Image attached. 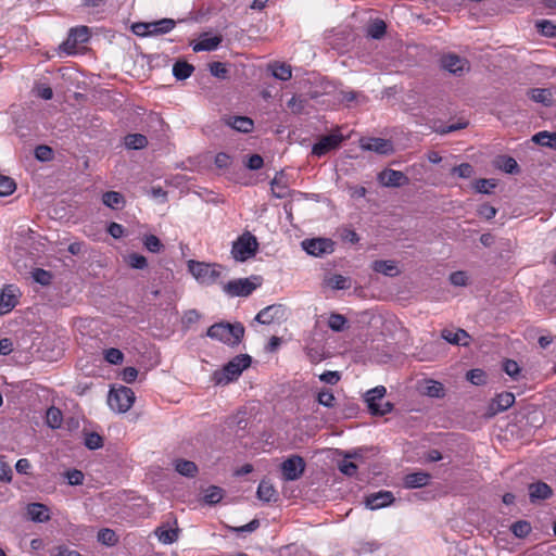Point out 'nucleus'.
I'll use <instances>...</instances> for the list:
<instances>
[{"mask_svg":"<svg viewBox=\"0 0 556 556\" xmlns=\"http://www.w3.org/2000/svg\"><path fill=\"white\" fill-rule=\"evenodd\" d=\"M193 65L186 61H177L173 66V75L178 80L187 79L193 73Z\"/></svg>","mask_w":556,"mask_h":556,"instance_id":"nucleus-29","label":"nucleus"},{"mask_svg":"<svg viewBox=\"0 0 556 556\" xmlns=\"http://www.w3.org/2000/svg\"><path fill=\"white\" fill-rule=\"evenodd\" d=\"M430 475L424 471L408 473L404 478V485L407 489L422 488L428 484Z\"/></svg>","mask_w":556,"mask_h":556,"instance_id":"nucleus-24","label":"nucleus"},{"mask_svg":"<svg viewBox=\"0 0 556 556\" xmlns=\"http://www.w3.org/2000/svg\"><path fill=\"white\" fill-rule=\"evenodd\" d=\"M302 248L306 251L307 254L320 257L326 254H330L333 252L334 243L331 239L327 238H314V239H305L302 241Z\"/></svg>","mask_w":556,"mask_h":556,"instance_id":"nucleus-9","label":"nucleus"},{"mask_svg":"<svg viewBox=\"0 0 556 556\" xmlns=\"http://www.w3.org/2000/svg\"><path fill=\"white\" fill-rule=\"evenodd\" d=\"M503 369L511 378H515L520 371L519 365L517 364V362L513 359L505 361Z\"/></svg>","mask_w":556,"mask_h":556,"instance_id":"nucleus-62","label":"nucleus"},{"mask_svg":"<svg viewBox=\"0 0 556 556\" xmlns=\"http://www.w3.org/2000/svg\"><path fill=\"white\" fill-rule=\"evenodd\" d=\"M135 399V393L130 388L121 386L119 388L111 389L108 404L111 409L117 413H126L134 405Z\"/></svg>","mask_w":556,"mask_h":556,"instance_id":"nucleus-6","label":"nucleus"},{"mask_svg":"<svg viewBox=\"0 0 556 556\" xmlns=\"http://www.w3.org/2000/svg\"><path fill=\"white\" fill-rule=\"evenodd\" d=\"M16 185L10 177L0 175V197H7L14 192Z\"/></svg>","mask_w":556,"mask_h":556,"instance_id":"nucleus-44","label":"nucleus"},{"mask_svg":"<svg viewBox=\"0 0 556 556\" xmlns=\"http://www.w3.org/2000/svg\"><path fill=\"white\" fill-rule=\"evenodd\" d=\"M441 337L451 344L468 346L470 336L464 329L445 328L441 331Z\"/></svg>","mask_w":556,"mask_h":556,"instance_id":"nucleus-20","label":"nucleus"},{"mask_svg":"<svg viewBox=\"0 0 556 556\" xmlns=\"http://www.w3.org/2000/svg\"><path fill=\"white\" fill-rule=\"evenodd\" d=\"M258 249L256 238L250 232H244L233 243L231 248V255L238 262H244L253 257Z\"/></svg>","mask_w":556,"mask_h":556,"instance_id":"nucleus-5","label":"nucleus"},{"mask_svg":"<svg viewBox=\"0 0 556 556\" xmlns=\"http://www.w3.org/2000/svg\"><path fill=\"white\" fill-rule=\"evenodd\" d=\"M20 289L14 285H7L0 293V316L10 313L18 303Z\"/></svg>","mask_w":556,"mask_h":556,"instance_id":"nucleus-12","label":"nucleus"},{"mask_svg":"<svg viewBox=\"0 0 556 556\" xmlns=\"http://www.w3.org/2000/svg\"><path fill=\"white\" fill-rule=\"evenodd\" d=\"M84 443L89 450H98V448L102 447L103 440L100 434H98L96 432H90L85 435Z\"/></svg>","mask_w":556,"mask_h":556,"instance_id":"nucleus-47","label":"nucleus"},{"mask_svg":"<svg viewBox=\"0 0 556 556\" xmlns=\"http://www.w3.org/2000/svg\"><path fill=\"white\" fill-rule=\"evenodd\" d=\"M125 144L129 149H142L148 144V139L141 134L128 135L125 138Z\"/></svg>","mask_w":556,"mask_h":556,"instance_id":"nucleus-36","label":"nucleus"},{"mask_svg":"<svg viewBox=\"0 0 556 556\" xmlns=\"http://www.w3.org/2000/svg\"><path fill=\"white\" fill-rule=\"evenodd\" d=\"M536 27L541 34L548 37L556 36V25L547 20H542L536 23Z\"/></svg>","mask_w":556,"mask_h":556,"instance_id":"nucleus-48","label":"nucleus"},{"mask_svg":"<svg viewBox=\"0 0 556 556\" xmlns=\"http://www.w3.org/2000/svg\"><path fill=\"white\" fill-rule=\"evenodd\" d=\"M155 533L164 544H172L178 539V530L175 529L157 528Z\"/></svg>","mask_w":556,"mask_h":556,"instance_id":"nucleus-38","label":"nucleus"},{"mask_svg":"<svg viewBox=\"0 0 556 556\" xmlns=\"http://www.w3.org/2000/svg\"><path fill=\"white\" fill-rule=\"evenodd\" d=\"M452 173L460 178H469L473 175V167L469 163H462L453 167Z\"/></svg>","mask_w":556,"mask_h":556,"instance_id":"nucleus-54","label":"nucleus"},{"mask_svg":"<svg viewBox=\"0 0 556 556\" xmlns=\"http://www.w3.org/2000/svg\"><path fill=\"white\" fill-rule=\"evenodd\" d=\"M48 556H81L77 551L68 549L65 546H54L48 549Z\"/></svg>","mask_w":556,"mask_h":556,"instance_id":"nucleus-51","label":"nucleus"},{"mask_svg":"<svg viewBox=\"0 0 556 556\" xmlns=\"http://www.w3.org/2000/svg\"><path fill=\"white\" fill-rule=\"evenodd\" d=\"M262 285V278L252 276L231 280L224 285L223 290L230 296H248Z\"/></svg>","mask_w":556,"mask_h":556,"instance_id":"nucleus-7","label":"nucleus"},{"mask_svg":"<svg viewBox=\"0 0 556 556\" xmlns=\"http://www.w3.org/2000/svg\"><path fill=\"white\" fill-rule=\"evenodd\" d=\"M495 187V182L492 179H478L475 182V189L479 193H490L491 189Z\"/></svg>","mask_w":556,"mask_h":556,"instance_id":"nucleus-56","label":"nucleus"},{"mask_svg":"<svg viewBox=\"0 0 556 556\" xmlns=\"http://www.w3.org/2000/svg\"><path fill=\"white\" fill-rule=\"evenodd\" d=\"M282 174L276 175L271 180V190L275 197L281 199L287 194V186L282 182Z\"/></svg>","mask_w":556,"mask_h":556,"instance_id":"nucleus-43","label":"nucleus"},{"mask_svg":"<svg viewBox=\"0 0 556 556\" xmlns=\"http://www.w3.org/2000/svg\"><path fill=\"white\" fill-rule=\"evenodd\" d=\"M387 393V390L383 386H378L365 394V401L367 403L368 409L372 415H384L392 409V404L389 402H382L383 397Z\"/></svg>","mask_w":556,"mask_h":556,"instance_id":"nucleus-8","label":"nucleus"},{"mask_svg":"<svg viewBox=\"0 0 556 556\" xmlns=\"http://www.w3.org/2000/svg\"><path fill=\"white\" fill-rule=\"evenodd\" d=\"M441 65L444 70L454 75H462L469 71L468 61L453 53L443 55L441 59Z\"/></svg>","mask_w":556,"mask_h":556,"instance_id":"nucleus-13","label":"nucleus"},{"mask_svg":"<svg viewBox=\"0 0 556 556\" xmlns=\"http://www.w3.org/2000/svg\"><path fill=\"white\" fill-rule=\"evenodd\" d=\"M88 39H89V29L87 26L72 28L70 31L68 39L63 43V49L68 54H71V53H73V50L77 43L87 42Z\"/></svg>","mask_w":556,"mask_h":556,"instance_id":"nucleus-19","label":"nucleus"},{"mask_svg":"<svg viewBox=\"0 0 556 556\" xmlns=\"http://www.w3.org/2000/svg\"><path fill=\"white\" fill-rule=\"evenodd\" d=\"M551 92L547 89L535 88L530 91V97L538 103L548 105L551 103Z\"/></svg>","mask_w":556,"mask_h":556,"instance_id":"nucleus-42","label":"nucleus"},{"mask_svg":"<svg viewBox=\"0 0 556 556\" xmlns=\"http://www.w3.org/2000/svg\"><path fill=\"white\" fill-rule=\"evenodd\" d=\"M387 25L382 20H375L367 27V35L374 39H380L384 36Z\"/></svg>","mask_w":556,"mask_h":556,"instance_id":"nucleus-35","label":"nucleus"},{"mask_svg":"<svg viewBox=\"0 0 556 556\" xmlns=\"http://www.w3.org/2000/svg\"><path fill=\"white\" fill-rule=\"evenodd\" d=\"M98 540L106 545H114L116 542V534L111 529H102L98 533Z\"/></svg>","mask_w":556,"mask_h":556,"instance_id":"nucleus-52","label":"nucleus"},{"mask_svg":"<svg viewBox=\"0 0 556 556\" xmlns=\"http://www.w3.org/2000/svg\"><path fill=\"white\" fill-rule=\"evenodd\" d=\"M326 283L333 290H345L351 287V279L342 275H332L327 278Z\"/></svg>","mask_w":556,"mask_h":556,"instance_id":"nucleus-33","label":"nucleus"},{"mask_svg":"<svg viewBox=\"0 0 556 556\" xmlns=\"http://www.w3.org/2000/svg\"><path fill=\"white\" fill-rule=\"evenodd\" d=\"M269 70L275 78L279 80H289L292 76L291 66L285 63H273L269 65Z\"/></svg>","mask_w":556,"mask_h":556,"instance_id":"nucleus-31","label":"nucleus"},{"mask_svg":"<svg viewBox=\"0 0 556 556\" xmlns=\"http://www.w3.org/2000/svg\"><path fill=\"white\" fill-rule=\"evenodd\" d=\"M371 268L374 271L382 274L388 277H395L401 274V270L397 267V263L392 260H378L372 262Z\"/></svg>","mask_w":556,"mask_h":556,"instance_id":"nucleus-23","label":"nucleus"},{"mask_svg":"<svg viewBox=\"0 0 556 556\" xmlns=\"http://www.w3.org/2000/svg\"><path fill=\"white\" fill-rule=\"evenodd\" d=\"M285 316V307L280 304H273L261 309L255 316V320L263 325H269Z\"/></svg>","mask_w":556,"mask_h":556,"instance_id":"nucleus-16","label":"nucleus"},{"mask_svg":"<svg viewBox=\"0 0 556 556\" xmlns=\"http://www.w3.org/2000/svg\"><path fill=\"white\" fill-rule=\"evenodd\" d=\"M496 213H497V210L488 203L481 204L478 208L479 216H481L488 220L494 218Z\"/></svg>","mask_w":556,"mask_h":556,"instance_id":"nucleus-58","label":"nucleus"},{"mask_svg":"<svg viewBox=\"0 0 556 556\" xmlns=\"http://www.w3.org/2000/svg\"><path fill=\"white\" fill-rule=\"evenodd\" d=\"M126 262L131 268L136 269H143L148 266L147 258L138 253L129 254L126 258Z\"/></svg>","mask_w":556,"mask_h":556,"instance_id":"nucleus-45","label":"nucleus"},{"mask_svg":"<svg viewBox=\"0 0 556 556\" xmlns=\"http://www.w3.org/2000/svg\"><path fill=\"white\" fill-rule=\"evenodd\" d=\"M450 281L453 286L464 287L467 285L468 277L464 271H455L451 274Z\"/></svg>","mask_w":556,"mask_h":556,"instance_id":"nucleus-61","label":"nucleus"},{"mask_svg":"<svg viewBox=\"0 0 556 556\" xmlns=\"http://www.w3.org/2000/svg\"><path fill=\"white\" fill-rule=\"evenodd\" d=\"M27 514L33 521L43 522L50 519L48 508L40 503H31L27 506Z\"/></svg>","mask_w":556,"mask_h":556,"instance_id":"nucleus-26","label":"nucleus"},{"mask_svg":"<svg viewBox=\"0 0 556 556\" xmlns=\"http://www.w3.org/2000/svg\"><path fill=\"white\" fill-rule=\"evenodd\" d=\"M206 334L226 344L237 345L244 334V327L240 323H217L207 329Z\"/></svg>","mask_w":556,"mask_h":556,"instance_id":"nucleus-1","label":"nucleus"},{"mask_svg":"<svg viewBox=\"0 0 556 556\" xmlns=\"http://www.w3.org/2000/svg\"><path fill=\"white\" fill-rule=\"evenodd\" d=\"M31 276L36 282H38L42 286H48L52 279V275L48 270H45L41 268H36L31 273Z\"/></svg>","mask_w":556,"mask_h":556,"instance_id":"nucleus-49","label":"nucleus"},{"mask_svg":"<svg viewBox=\"0 0 556 556\" xmlns=\"http://www.w3.org/2000/svg\"><path fill=\"white\" fill-rule=\"evenodd\" d=\"M223 489L216 485H211L205 490L204 501L207 504H216L223 498Z\"/></svg>","mask_w":556,"mask_h":556,"instance_id":"nucleus-39","label":"nucleus"},{"mask_svg":"<svg viewBox=\"0 0 556 556\" xmlns=\"http://www.w3.org/2000/svg\"><path fill=\"white\" fill-rule=\"evenodd\" d=\"M510 530L515 536H517L519 539H523L527 535H529L532 528H531L530 522H528L526 520H519L511 525Z\"/></svg>","mask_w":556,"mask_h":556,"instance_id":"nucleus-37","label":"nucleus"},{"mask_svg":"<svg viewBox=\"0 0 556 556\" xmlns=\"http://www.w3.org/2000/svg\"><path fill=\"white\" fill-rule=\"evenodd\" d=\"M256 494L257 497L263 502H270L277 497V492L274 485L266 480H262L260 482Z\"/></svg>","mask_w":556,"mask_h":556,"instance_id":"nucleus-27","label":"nucleus"},{"mask_svg":"<svg viewBox=\"0 0 556 556\" xmlns=\"http://www.w3.org/2000/svg\"><path fill=\"white\" fill-rule=\"evenodd\" d=\"M394 502L393 493L390 491H379L376 493H371L366 496V507L375 510L387 507Z\"/></svg>","mask_w":556,"mask_h":556,"instance_id":"nucleus-17","label":"nucleus"},{"mask_svg":"<svg viewBox=\"0 0 556 556\" xmlns=\"http://www.w3.org/2000/svg\"><path fill=\"white\" fill-rule=\"evenodd\" d=\"M188 270L194 279L204 286H211L218 281L222 276V266L190 260Z\"/></svg>","mask_w":556,"mask_h":556,"instance_id":"nucleus-2","label":"nucleus"},{"mask_svg":"<svg viewBox=\"0 0 556 556\" xmlns=\"http://www.w3.org/2000/svg\"><path fill=\"white\" fill-rule=\"evenodd\" d=\"M143 244L146 249L152 253H159L163 248L161 240L154 235L146 236Z\"/></svg>","mask_w":556,"mask_h":556,"instance_id":"nucleus-46","label":"nucleus"},{"mask_svg":"<svg viewBox=\"0 0 556 556\" xmlns=\"http://www.w3.org/2000/svg\"><path fill=\"white\" fill-rule=\"evenodd\" d=\"M0 481L8 483L12 481V469L10 465L3 460V457H0Z\"/></svg>","mask_w":556,"mask_h":556,"instance_id":"nucleus-59","label":"nucleus"},{"mask_svg":"<svg viewBox=\"0 0 556 556\" xmlns=\"http://www.w3.org/2000/svg\"><path fill=\"white\" fill-rule=\"evenodd\" d=\"M222 40L223 38L219 35L210 36L207 33H204L200 36L197 42L191 43L192 50L194 52L214 51L222 43Z\"/></svg>","mask_w":556,"mask_h":556,"instance_id":"nucleus-22","label":"nucleus"},{"mask_svg":"<svg viewBox=\"0 0 556 556\" xmlns=\"http://www.w3.org/2000/svg\"><path fill=\"white\" fill-rule=\"evenodd\" d=\"M65 476L71 485H80L84 482V473L80 470H68Z\"/></svg>","mask_w":556,"mask_h":556,"instance_id":"nucleus-57","label":"nucleus"},{"mask_svg":"<svg viewBox=\"0 0 556 556\" xmlns=\"http://www.w3.org/2000/svg\"><path fill=\"white\" fill-rule=\"evenodd\" d=\"M426 394L432 397H440L443 395V386L440 382L431 381L427 387Z\"/></svg>","mask_w":556,"mask_h":556,"instance_id":"nucleus-64","label":"nucleus"},{"mask_svg":"<svg viewBox=\"0 0 556 556\" xmlns=\"http://www.w3.org/2000/svg\"><path fill=\"white\" fill-rule=\"evenodd\" d=\"M377 179L382 186L392 188L408 184V178L404 173L390 168L380 172Z\"/></svg>","mask_w":556,"mask_h":556,"instance_id":"nucleus-15","label":"nucleus"},{"mask_svg":"<svg viewBox=\"0 0 556 556\" xmlns=\"http://www.w3.org/2000/svg\"><path fill=\"white\" fill-rule=\"evenodd\" d=\"M357 464L350 460V458H344L340 464H339V469L342 473L346 475V476H354L357 471Z\"/></svg>","mask_w":556,"mask_h":556,"instance_id":"nucleus-53","label":"nucleus"},{"mask_svg":"<svg viewBox=\"0 0 556 556\" xmlns=\"http://www.w3.org/2000/svg\"><path fill=\"white\" fill-rule=\"evenodd\" d=\"M496 164L505 173L514 174V173L518 172V163L514 157L501 156L497 160Z\"/></svg>","mask_w":556,"mask_h":556,"instance_id":"nucleus-40","label":"nucleus"},{"mask_svg":"<svg viewBox=\"0 0 556 556\" xmlns=\"http://www.w3.org/2000/svg\"><path fill=\"white\" fill-rule=\"evenodd\" d=\"M46 421L47 425L52 429L60 428L63 421L62 412L54 406L50 407L46 414Z\"/></svg>","mask_w":556,"mask_h":556,"instance_id":"nucleus-34","label":"nucleus"},{"mask_svg":"<svg viewBox=\"0 0 556 556\" xmlns=\"http://www.w3.org/2000/svg\"><path fill=\"white\" fill-rule=\"evenodd\" d=\"M343 136L339 132H332L326 136H323L318 139V141L313 146L312 153L318 157L326 155L328 152L337 149L340 143L343 141Z\"/></svg>","mask_w":556,"mask_h":556,"instance_id":"nucleus-11","label":"nucleus"},{"mask_svg":"<svg viewBox=\"0 0 556 556\" xmlns=\"http://www.w3.org/2000/svg\"><path fill=\"white\" fill-rule=\"evenodd\" d=\"M35 156L39 161H49L52 157V150L48 146H39L35 150Z\"/></svg>","mask_w":556,"mask_h":556,"instance_id":"nucleus-63","label":"nucleus"},{"mask_svg":"<svg viewBox=\"0 0 556 556\" xmlns=\"http://www.w3.org/2000/svg\"><path fill=\"white\" fill-rule=\"evenodd\" d=\"M361 148L365 151H374L382 155L392 154L394 151L392 142L382 138L362 139Z\"/></svg>","mask_w":556,"mask_h":556,"instance_id":"nucleus-14","label":"nucleus"},{"mask_svg":"<svg viewBox=\"0 0 556 556\" xmlns=\"http://www.w3.org/2000/svg\"><path fill=\"white\" fill-rule=\"evenodd\" d=\"M528 490L531 503H538L540 501L547 500L553 495L552 488L543 481H536L529 484Z\"/></svg>","mask_w":556,"mask_h":556,"instance_id":"nucleus-21","label":"nucleus"},{"mask_svg":"<svg viewBox=\"0 0 556 556\" xmlns=\"http://www.w3.org/2000/svg\"><path fill=\"white\" fill-rule=\"evenodd\" d=\"M102 202L110 208L118 210L125 204L124 197L116 191H108L102 195Z\"/></svg>","mask_w":556,"mask_h":556,"instance_id":"nucleus-28","label":"nucleus"},{"mask_svg":"<svg viewBox=\"0 0 556 556\" xmlns=\"http://www.w3.org/2000/svg\"><path fill=\"white\" fill-rule=\"evenodd\" d=\"M346 323V318L343 315L337 313L330 314L328 318V327L337 332L344 330Z\"/></svg>","mask_w":556,"mask_h":556,"instance_id":"nucleus-41","label":"nucleus"},{"mask_svg":"<svg viewBox=\"0 0 556 556\" xmlns=\"http://www.w3.org/2000/svg\"><path fill=\"white\" fill-rule=\"evenodd\" d=\"M175 469L178 473L185 477L192 478L198 472V467L193 462L186 459H177L175 462Z\"/></svg>","mask_w":556,"mask_h":556,"instance_id":"nucleus-30","label":"nucleus"},{"mask_svg":"<svg viewBox=\"0 0 556 556\" xmlns=\"http://www.w3.org/2000/svg\"><path fill=\"white\" fill-rule=\"evenodd\" d=\"M176 21L173 18H161L152 22H138L134 23L131 30L139 37H156L170 33L175 26Z\"/></svg>","mask_w":556,"mask_h":556,"instance_id":"nucleus-3","label":"nucleus"},{"mask_svg":"<svg viewBox=\"0 0 556 556\" xmlns=\"http://www.w3.org/2000/svg\"><path fill=\"white\" fill-rule=\"evenodd\" d=\"M104 358L108 363L117 365L123 362L124 355L118 349L111 348L104 352Z\"/></svg>","mask_w":556,"mask_h":556,"instance_id":"nucleus-50","label":"nucleus"},{"mask_svg":"<svg viewBox=\"0 0 556 556\" xmlns=\"http://www.w3.org/2000/svg\"><path fill=\"white\" fill-rule=\"evenodd\" d=\"M305 470V462L304 459L299 455H293L289 458H287L281 464V472L283 476V479L287 481H294L301 478Z\"/></svg>","mask_w":556,"mask_h":556,"instance_id":"nucleus-10","label":"nucleus"},{"mask_svg":"<svg viewBox=\"0 0 556 556\" xmlns=\"http://www.w3.org/2000/svg\"><path fill=\"white\" fill-rule=\"evenodd\" d=\"M227 125L237 131L249 134L253 130L254 122L247 116H230L227 119Z\"/></svg>","mask_w":556,"mask_h":556,"instance_id":"nucleus-25","label":"nucleus"},{"mask_svg":"<svg viewBox=\"0 0 556 556\" xmlns=\"http://www.w3.org/2000/svg\"><path fill=\"white\" fill-rule=\"evenodd\" d=\"M317 401L323 406L332 407L334 402V395L329 390H321L320 392H318Z\"/></svg>","mask_w":556,"mask_h":556,"instance_id":"nucleus-55","label":"nucleus"},{"mask_svg":"<svg viewBox=\"0 0 556 556\" xmlns=\"http://www.w3.org/2000/svg\"><path fill=\"white\" fill-rule=\"evenodd\" d=\"M515 403V395L511 392H503L496 395V397L489 405L488 415L490 417L507 410Z\"/></svg>","mask_w":556,"mask_h":556,"instance_id":"nucleus-18","label":"nucleus"},{"mask_svg":"<svg viewBox=\"0 0 556 556\" xmlns=\"http://www.w3.org/2000/svg\"><path fill=\"white\" fill-rule=\"evenodd\" d=\"M250 364L251 357L249 355H238L225 365L223 371L214 372V380L217 384H227L236 380Z\"/></svg>","mask_w":556,"mask_h":556,"instance_id":"nucleus-4","label":"nucleus"},{"mask_svg":"<svg viewBox=\"0 0 556 556\" xmlns=\"http://www.w3.org/2000/svg\"><path fill=\"white\" fill-rule=\"evenodd\" d=\"M467 125H468L467 122H459V123L451 124L448 126L439 127L435 129V131L440 135H446V134H450V132H453L456 130L464 129L467 127Z\"/></svg>","mask_w":556,"mask_h":556,"instance_id":"nucleus-60","label":"nucleus"},{"mask_svg":"<svg viewBox=\"0 0 556 556\" xmlns=\"http://www.w3.org/2000/svg\"><path fill=\"white\" fill-rule=\"evenodd\" d=\"M532 140L536 144L556 150V132L540 131L532 137Z\"/></svg>","mask_w":556,"mask_h":556,"instance_id":"nucleus-32","label":"nucleus"}]
</instances>
